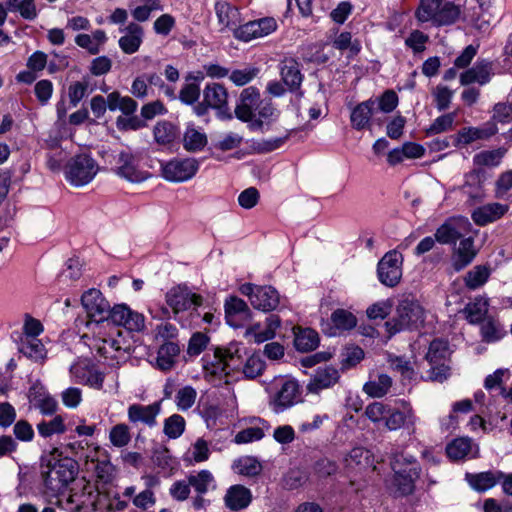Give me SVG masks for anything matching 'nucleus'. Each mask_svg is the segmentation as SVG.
Masks as SVG:
<instances>
[{
	"instance_id": "f257e3e1",
	"label": "nucleus",
	"mask_w": 512,
	"mask_h": 512,
	"mask_svg": "<svg viewBox=\"0 0 512 512\" xmlns=\"http://www.w3.org/2000/svg\"><path fill=\"white\" fill-rule=\"evenodd\" d=\"M81 303L85 309L89 321L87 327L94 330L110 324L124 326L130 331H141L145 327V318L142 314L131 310L127 305L120 304L110 309L109 303L102 293L91 288L81 297Z\"/></svg>"
},
{
	"instance_id": "f03ea898",
	"label": "nucleus",
	"mask_w": 512,
	"mask_h": 512,
	"mask_svg": "<svg viewBox=\"0 0 512 512\" xmlns=\"http://www.w3.org/2000/svg\"><path fill=\"white\" fill-rule=\"evenodd\" d=\"M244 346L239 342H231L226 347H216L212 353H206L202 361L204 377L208 381L220 380L231 371L240 369Z\"/></svg>"
},
{
	"instance_id": "7ed1b4c3",
	"label": "nucleus",
	"mask_w": 512,
	"mask_h": 512,
	"mask_svg": "<svg viewBox=\"0 0 512 512\" xmlns=\"http://www.w3.org/2000/svg\"><path fill=\"white\" fill-rule=\"evenodd\" d=\"M464 0H420L415 11L421 23L434 26H449L461 19Z\"/></svg>"
},
{
	"instance_id": "20e7f679",
	"label": "nucleus",
	"mask_w": 512,
	"mask_h": 512,
	"mask_svg": "<svg viewBox=\"0 0 512 512\" xmlns=\"http://www.w3.org/2000/svg\"><path fill=\"white\" fill-rule=\"evenodd\" d=\"M265 389L269 394V405L276 413H281L300 401V385L293 378L276 376Z\"/></svg>"
},
{
	"instance_id": "39448f33",
	"label": "nucleus",
	"mask_w": 512,
	"mask_h": 512,
	"mask_svg": "<svg viewBox=\"0 0 512 512\" xmlns=\"http://www.w3.org/2000/svg\"><path fill=\"white\" fill-rule=\"evenodd\" d=\"M425 311L415 300L404 299L396 308L395 316L385 323L387 332L391 335L403 331L417 329L424 323Z\"/></svg>"
},
{
	"instance_id": "423d86ee",
	"label": "nucleus",
	"mask_w": 512,
	"mask_h": 512,
	"mask_svg": "<svg viewBox=\"0 0 512 512\" xmlns=\"http://www.w3.org/2000/svg\"><path fill=\"white\" fill-rule=\"evenodd\" d=\"M166 304L171 311L166 308H161L162 317L177 319V315L181 312L188 311L196 308L202 304L201 296L192 293L186 286L172 287L165 295Z\"/></svg>"
},
{
	"instance_id": "0eeeda50",
	"label": "nucleus",
	"mask_w": 512,
	"mask_h": 512,
	"mask_svg": "<svg viewBox=\"0 0 512 512\" xmlns=\"http://www.w3.org/2000/svg\"><path fill=\"white\" fill-rule=\"evenodd\" d=\"M98 171L99 166L92 157L87 154H80L71 158L67 163L65 176L71 185L82 187L89 184Z\"/></svg>"
},
{
	"instance_id": "6e6552de",
	"label": "nucleus",
	"mask_w": 512,
	"mask_h": 512,
	"mask_svg": "<svg viewBox=\"0 0 512 512\" xmlns=\"http://www.w3.org/2000/svg\"><path fill=\"white\" fill-rule=\"evenodd\" d=\"M76 475V465L70 459H62L49 463L42 470L45 486L53 492H59L72 482Z\"/></svg>"
},
{
	"instance_id": "1a4fd4ad",
	"label": "nucleus",
	"mask_w": 512,
	"mask_h": 512,
	"mask_svg": "<svg viewBox=\"0 0 512 512\" xmlns=\"http://www.w3.org/2000/svg\"><path fill=\"white\" fill-rule=\"evenodd\" d=\"M200 163L197 159L173 158L171 160L161 162V176L171 183H182L192 179L198 172Z\"/></svg>"
},
{
	"instance_id": "9d476101",
	"label": "nucleus",
	"mask_w": 512,
	"mask_h": 512,
	"mask_svg": "<svg viewBox=\"0 0 512 512\" xmlns=\"http://www.w3.org/2000/svg\"><path fill=\"white\" fill-rule=\"evenodd\" d=\"M493 18L491 0H464L461 19L468 25L485 32Z\"/></svg>"
},
{
	"instance_id": "9b49d317",
	"label": "nucleus",
	"mask_w": 512,
	"mask_h": 512,
	"mask_svg": "<svg viewBox=\"0 0 512 512\" xmlns=\"http://www.w3.org/2000/svg\"><path fill=\"white\" fill-rule=\"evenodd\" d=\"M114 173L131 183H140L145 181L149 174L140 167L139 157L129 150L120 151L114 160Z\"/></svg>"
},
{
	"instance_id": "f8f14e48",
	"label": "nucleus",
	"mask_w": 512,
	"mask_h": 512,
	"mask_svg": "<svg viewBox=\"0 0 512 512\" xmlns=\"http://www.w3.org/2000/svg\"><path fill=\"white\" fill-rule=\"evenodd\" d=\"M96 329H98V336L94 339L92 347L104 358H117V353L123 350L120 330L112 324L108 327L95 328L93 331L96 332Z\"/></svg>"
},
{
	"instance_id": "ddd939ff",
	"label": "nucleus",
	"mask_w": 512,
	"mask_h": 512,
	"mask_svg": "<svg viewBox=\"0 0 512 512\" xmlns=\"http://www.w3.org/2000/svg\"><path fill=\"white\" fill-rule=\"evenodd\" d=\"M449 356L448 343L444 340L436 339L430 343L426 360L430 365L429 378L433 381L442 382L449 374V367L445 361Z\"/></svg>"
},
{
	"instance_id": "4468645a",
	"label": "nucleus",
	"mask_w": 512,
	"mask_h": 512,
	"mask_svg": "<svg viewBox=\"0 0 512 512\" xmlns=\"http://www.w3.org/2000/svg\"><path fill=\"white\" fill-rule=\"evenodd\" d=\"M240 292L249 298L255 309L261 311L274 310L279 304V294L271 286H256L246 283L240 287Z\"/></svg>"
},
{
	"instance_id": "2eb2a0df",
	"label": "nucleus",
	"mask_w": 512,
	"mask_h": 512,
	"mask_svg": "<svg viewBox=\"0 0 512 512\" xmlns=\"http://www.w3.org/2000/svg\"><path fill=\"white\" fill-rule=\"evenodd\" d=\"M472 233V224L466 217H451L435 231V238L440 244H454L465 235Z\"/></svg>"
},
{
	"instance_id": "dca6fc26",
	"label": "nucleus",
	"mask_w": 512,
	"mask_h": 512,
	"mask_svg": "<svg viewBox=\"0 0 512 512\" xmlns=\"http://www.w3.org/2000/svg\"><path fill=\"white\" fill-rule=\"evenodd\" d=\"M417 422L418 418L412 406L405 401H400L396 407L389 406V413L386 414L384 426L389 431L406 427L410 433H414Z\"/></svg>"
},
{
	"instance_id": "f3484780",
	"label": "nucleus",
	"mask_w": 512,
	"mask_h": 512,
	"mask_svg": "<svg viewBox=\"0 0 512 512\" xmlns=\"http://www.w3.org/2000/svg\"><path fill=\"white\" fill-rule=\"evenodd\" d=\"M402 255L396 251L387 252L379 261L377 275L379 281L387 287H395L402 277Z\"/></svg>"
},
{
	"instance_id": "a211bd4d",
	"label": "nucleus",
	"mask_w": 512,
	"mask_h": 512,
	"mask_svg": "<svg viewBox=\"0 0 512 512\" xmlns=\"http://www.w3.org/2000/svg\"><path fill=\"white\" fill-rule=\"evenodd\" d=\"M392 469L395 473L394 483L400 494L406 495L412 493L414 481L419 477L418 464L414 459H405L402 463L400 459L395 458L392 462Z\"/></svg>"
},
{
	"instance_id": "6ab92c4d",
	"label": "nucleus",
	"mask_w": 512,
	"mask_h": 512,
	"mask_svg": "<svg viewBox=\"0 0 512 512\" xmlns=\"http://www.w3.org/2000/svg\"><path fill=\"white\" fill-rule=\"evenodd\" d=\"M70 375L74 382L101 389L104 375L89 360L79 359L70 367Z\"/></svg>"
},
{
	"instance_id": "aec40b11",
	"label": "nucleus",
	"mask_w": 512,
	"mask_h": 512,
	"mask_svg": "<svg viewBox=\"0 0 512 512\" xmlns=\"http://www.w3.org/2000/svg\"><path fill=\"white\" fill-rule=\"evenodd\" d=\"M203 99L208 107L218 110V114L222 119L232 118L227 109L228 93L221 84H207L203 91Z\"/></svg>"
},
{
	"instance_id": "412c9836",
	"label": "nucleus",
	"mask_w": 512,
	"mask_h": 512,
	"mask_svg": "<svg viewBox=\"0 0 512 512\" xmlns=\"http://www.w3.org/2000/svg\"><path fill=\"white\" fill-rule=\"evenodd\" d=\"M281 320L277 315L267 317L265 326L255 323L246 328L244 337L254 343L260 344L275 337L277 329L280 327Z\"/></svg>"
},
{
	"instance_id": "4be33fe9",
	"label": "nucleus",
	"mask_w": 512,
	"mask_h": 512,
	"mask_svg": "<svg viewBox=\"0 0 512 512\" xmlns=\"http://www.w3.org/2000/svg\"><path fill=\"white\" fill-rule=\"evenodd\" d=\"M356 325L357 319L351 311L336 309L331 314L330 323L323 325V331L328 336H336L355 328Z\"/></svg>"
},
{
	"instance_id": "5701e85b",
	"label": "nucleus",
	"mask_w": 512,
	"mask_h": 512,
	"mask_svg": "<svg viewBox=\"0 0 512 512\" xmlns=\"http://www.w3.org/2000/svg\"><path fill=\"white\" fill-rule=\"evenodd\" d=\"M477 254L474 247V238L472 233L465 235L459 240V244L454 246L452 253V265L456 271H460L468 266Z\"/></svg>"
},
{
	"instance_id": "b1692460",
	"label": "nucleus",
	"mask_w": 512,
	"mask_h": 512,
	"mask_svg": "<svg viewBox=\"0 0 512 512\" xmlns=\"http://www.w3.org/2000/svg\"><path fill=\"white\" fill-rule=\"evenodd\" d=\"M161 412V402L149 405L132 404L128 407L127 416L131 423H143L149 427L156 425V418Z\"/></svg>"
},
{
	"instance_id": "393cba45",
	"label": "nucleus",
	"mask_w": 512,
	"mask_h": 512,
	"mask_svg": "<svg viewBox=\"0 0 512 512\" xmlns=\"http://www.w3.org/2000/svg\"><path fill=\"white\" fill-rule=\"evenodd\" d=\"M123 35L118 40V45L123 53L134 54L138 52L143 43L144 29L135 22L129 23L125 28L120 29Z\"/></svg>"
},
{
	"instance_id": "a878e982",
	"label": "nucleus",
	"mask_w": 512,
	"mask_h": 512,
	"mask_svg": "<svg viewBox=\"0 0 512 512\" xmlns=\"http://www.w3.org/2000/svg\"><path fill=\"white\" fill-rule=\"evenodd\" d=\"M340 378L339 371L331 366L320 367L307 384L310 393H319L321 390L335 385Z\"/></svg>"
},
{
	"instance_id": "bb28decb",
	"label": "nucleus",
	"mask_w": 512,
	"mask_h": 512,
	"mask_svg": "<svg viewBox=\"0 0 512 512\" xmlns=\"http://www.w3.org/2000/svg\"><path fill=\"white\" fill-rule=\"evenodd\" d=\"M107 41L108 36L102 29L93 30L90 34L78 33L74 38L75 44L91 55L99 54Z\"/></svg>"
},
{
	"instance_id": "cd10ccee",
	"label": "nucleus",
	"mask_w": 512,
	"mask_h": 512,
	"mask_svg": "<svg viewBox=\"0 0 512 512\" xmlns=\"http://www.w3.org/2000/svg\"><path fill=\"white\" fill-rule=\"evenodd\" d=\"M497 132V126L494 123H486L481 127H464L456 135V144L469 145L477 140H486Z\"/></svg>"
},
{
	"instance_id": "c85d7f7f",
	"label": "nucleus",
	"mask_w": 512,
	"mask_h": 512,
	"mask_svg": "<svg viewBox=\"0 0 512 512\" xmlns=\"http://www.w3.org/2000/svg\"><path fill=\"white\" fill-rule=\"evenodd\" d=\"M508 209L507 205L501 203H488L476 208L471 217L477 225L485 226L503 217Z\"/></svg>"
},
{
	"instance_id": "c756f323",
	"label": "nucleus",
	"mask_w": 512,
	"mask_h": 512,
	"mask_svg": "<svg viewBox=\"0 0 512 512\" xmlns=\"http://www.w3.org/2000/svg\"><path fill=\"white\" fill-rule=\"evenodd\" d=\"M214 10L221 31L225 29L234 30L241 20L238 8L227 1H217L214 5Z\"/></svg>"
},
{
	"instance_id": "7c9ffc66",
	"label": "nucleus",
	"mask_w": 512,
	"mask_h": 512,
	"mask_svg": "<svg viewBox=\"0 0 512 512\" xmlns=\"http://www.w3.org/2000/svg\"><path fill=\"white\" fill-rule=\"evenodd\" d=\"M486 174L482 169L474 168L464 175V184L461 189L464 194L473 200H480L483 196V184Z\"/></svg>"
},
{
	"instance_id": "2f4dec72",
	"label": "nucleus",
	"mask_w": 512,
	"mask_h": 512,
	"mask_svg": "<svg viewBox=\"0 0 512 512\" xmlns=\"http://www.w3.org/2000/svg\"><path fill=\"white\" fill-rule=\"evenodd\" d=\"M226 321L232 327H238L242 321L250 317V309L246 302L237 297H231L225 302Z\"/></svg>"
},
{
	"instance_id": "473e14b6",
	"label": "nucleus",
	"mask_w": 512,
	"mask_h": 512,
	"mask_svg": "<svg viewBox=\"0 0 512 512\" xmlns=\"http://www.w3.org/2000/svg\"><path fill=\"white\" fill-rule=\"evenodd\" d=\"M492 75V65L488 61L477 62L472 68L466 70L460 75L461 85L478 83L484 85L488 83Z\"/></svg>"
},
{
	"instance_id": "72a5a7b5",
	"label": "nucleus",
	"mask_w": 512,
	"mask_h": 512,
	"mask_svg": "<svg viewBox=\"0 0 512 512\" xmlns=\"http://www.w3.org/2000/svg\"><path fill=\"white\" fill-rule=\"evenodd\" d=\"M375 101L368 99L356 105L350 113L351 126L358 131L370 127Z\"/></svg>"
},
{
	"instance_id": "f704fd0d",
	"label": "nucleus",
	"mask_w": 512,
	"mask_h": 512,
	"mask_svg": "<svg viewBox=\"0 0 512 512\" xmlns=\"http://www.w3.org/2000/svg\"><path fill=\"white\" fill-rule=\"evenodd\" d=\"M252 500L251 491L243 485L231 486L224 497L225 505L231 510L246 508Z\"/></svg>"
},
{
	"instance_id": "c9c22d12",
	"label": "nucleus",
	"mask_w": 512,
	"mask_h": 512,
	"mask_svg": "<svg viewBox=\"0 0 512 512\" xmlns=\"http://www.w3.org/2000/svg\"><path fill=\"white\" fill-rule=\"evenodd\" d=\"M504 474L501 471H486L478 474H467L466 478L470 486L479 492L494 487L502 480Z\"/></svg>"
},
{
	"instance_id": "e433bc0d",
	"label": "nucleus",
	"mask_w": 512,
	"mask_h": 512,
	"mask_svg": "<svg viewBox=\"0 0 512 512\" xmlns=\"http://www.w3.org/2000/svg\"><path fill=\"white\" fill-rule=\"evenodd\" d=\"M19 351L35 362H43L47 357V350L38 338H20Z\"/></svg>"
},
{
	"instance_id": "4c0bfd02",
	"label": "nucleus",
	"mask_w": 512,
	"mask_h": 512,
	"mask_svg": "<svg viewBox=\"0 0 512 512\" xmlns=\"http://www.w3.org/2000/svg\"><path fill=\"white\" fill-rule=\"evenodd\" d=\"M180 349L177 344L173 342H166L160 346L155 365L162 371H169L173 368L176 363V359L179 355Z\"/></svg>"
},
{
	"instance_id": "58836bf2",
	"label": "nucleus",
	"mask_w": 512,
	"mask_h": 512,
	"mask_svg": "<svg viewBox=\"0 0 512 512\" xmlns=\"http://www.w3.org/2000/svg\"><path fill=\"white\" fill-rule=\"evenodd\" d=\"M280 71L282 80L289 89L299 88L303 77L300 72L299 63L296 60L289 58L282 61Z\"/></svg>"
},
{
	"instance_id": "ea45409f",
	"label": "nucleus",
	"mask_w": 512,
	"mask_h": 512,
	"mask_svg": "<svg viewBox=\"0 0 512 512\" xmlns=\"http://www.w3.org/2000/svg\"><path fill=\"white\" fill-rule=\"evenodd\" d=\"M279 117V111L269 102L263 103L258 110V117L249 125L251 130L264 132L266 126L275 122Z\"/></svg>"
},
{
	"instance_id": "a19ab883",
	"label": "nucleus",
	"mask_w": 512,
	"mask_h": 512,
	"mask_svg": "<svg viewBox=\"0 0 512 512\" xmlns=\"http://www.w3.org/2000/svg\"><path fill=\"white\" fill-rule=\"evenodd\" d=\"M294 334V346L298 351L309 352L318 347L319 336L313 329H298L294 331Z\"/></svg>"
},
{
	"instance_id": "79ce46f5",
	"label": "nucleus",
	"mask_w": 512,
	"mask_h": 512,
	"mask_svg": "<svg viewBox=\"0 0 512 512\" xmlns=\"http://www.w3.org/2000/svg\"><path fill=\"white\" fill-rule=\"evenodd\" d=\"M268 428L269 425L264 420L258 419L256 425L239 431L234 437V442L236 444H247L259 441L265 436V431Z\"/></svg>"
},
{
	"instance_id": "37998d69",
	"label": "nucleus",
	"mask_w": 512,
	"mask_h": 512,
	"mask_svg": "<svg viewBox=\"0 0 512 512\" xmlns=\"http://www.w3.org/2000/svg\"><path fill=\"white\" fill-rule=\"evenodd\" d=\"M505 153L506 150L504 148L480 151L473 156V164L475 168L479 169L482 167H497L501 163Z\"/></svg>"
},
{
	"instance_id": "c03bdc74",
	"label": "nucleus",
	"mask_w": 512,
	"mask_h": 512,
	"mask_svg": "<svg viewBox=\"0 0 512 512\" xmlns=\"http://www.w3.org/2000/svg\"><path fill=\"white\" fill-rule=\"evenodd\" d=\"M488 300L485 297L478 296L472 302L468 303L465 307V314L467 320L472 323H478L484 320L488 312Z\"/></svg>"
},
{
	"instance_id": "a18cd8bd",
	"label": "nucleus",
	"mask_w": 512,
	"mask_h": 512,
	"mask_svg": "<svg viewBox=\"0 0 512 512\" xmlns=\"http://www.w3.org/2000/svg\"><path fill=\"white\" fill-rule=\"evenodd\" d=\"M345 463L349 468L359 467L362 469L372 466L373 460L369 450L363 447H355L345 458Z\"/></svg>"
},
{
	"instance_id": "49530a36",
	"label": "nucleus",
	"mask_w": 512,
	"mask_h": 512,
	"mask_svg": "<svg viewBox=\"0 0 512 512\" xmlns=\"http://www.w3.org/2000/svg\"><path fill=\"white\" fill-rule=\"evenodd\" d=\"M207 144V136L205 133L188 127L183 138V146L189 152H197L202 150Z\"/></svg>"
},
{
	"instance_id": "de8ad7c7",
	"label": "nucleus",
	"mask_w": 512,
	"mask_h": 512,
	"mask_svg": "<svg viewBox=\"0 0 512 512\" xmlns=\"http://www.w3.org/2000/svg\"><path fill=\"white\" fill-rule=\"evenodd\" d=\"M232 469L240 475L255 476L261 472L262 467L256 458L243 456L233 462Z\"/></svg>"
},
{
	"instance_id": "09e8293b",
	"label": "nucleus",
	"mask_w": 512,
	"mask_h": 512,
	"mask_svg": "<svg viewBox=\"0 0 512 512\" xmlns=\"http://www.w3.org/2000/svg\"><path fill=\"white\" fill-rule=\"evenodd\" d=\"M391 385V378L388 375L381 374L376 380L366 383L363 389L369 396L380 398L387 394Z\"/></svg>"
},
{
	"instance_id": "8fccbe9b",
	"label": "nucleus",
	"mask_w": 512,
	"mask_h": 512,
	"mask_svg": "<svg viewBox=\"0 0 512 512\" xmlns=\"http://www.w3.org/2000/svg\"><path fill=\"white\" fill-rule=\"evenodd\" d=\"M471 449V440L467 437H461L452 441L446 447V452L450 459L460 460L468 456L471 453Z\"/></svg>"
},
{
	"instance_id": "3c124183",
	"label": "nucleus",
	"mask_w": 512,
	"mask_h": 512,
	"mask_svg": "<svg viewBox=\"0 0 512 512\" xmlns=\"http://www.w3.org/2000/svg\"><path fill=\"white\" fill-rule=\"evenodd\" d=\"M481 334L486 342H496L505 336L506 331L499 322L489 318L482 323Z\"/></svg>"
},
{
	"instance_id": "603ef678",
	"label": "nucleus",
	"mask_w": 512,
	"mask_h": 512,
	"mask_svg": "<svg viewBox=\"0 0 512 512\" xmlns=\"http://www.w3.org/2000/svg\"><path fill=\"white\" fill-rule=\"evenodd\" d=\"M109 441L117 448L125 447L131 441V434L128 425L119 423L113 426L109 431Z\"/></svg>"
},
{
	"instance_id": "864d4df0",
	"label": "nucleus",
	"mask_w": 512,
	"mask_h": 512,
	"mask_svg": "<svg viewBox=\"0 0 512 512\" xmlns=\"http://www.w3.org/2000/svg\"><path fill=\"white\" fill-rule=\"evenodd\" d=\"M7 7L10 11H18L27 20L37 17V9L34 0H8Z\"/></svg>"
},
{
	"instance_id": "5fc2aeb1",
	"label": "nucleus",
	"mask_w": 512,
	"mask_h": 512,
	"mask_svg": "<svg viewBox=\"0 0 512 512\" xmlns=\"http://www.w3.org/2000/svg\"><path fill=\"white\" fill-rule=\"evenodd\" d=\"M154 137L159 144H169L177 137V129L169 122H159L154 127Z\"/></svg>"
},
{
	"instance_id": "6e6d98bb",
	"label": "nucleus",
	"mask_w": 512,
	"mask_h": 512,
	"mask_svg": "<svg viewBox=\"0 0 512 512\" xmlns=\"http://www.w3.org/2000/svg\"><path fill=\"white\" fill-rule=\"evenodd\" d=\"M188 478L191 486L194 487L199 494L206 493L214 486V477L208 470H201L196 475H190Z\"/></svg>"
},
{
	"instance_id": "4d7b16f0",
	"label": "nucleus",
	"mask_w": 512,
	"mask_h": 512,
	"mask_svg": "<svg viewBox=\"0 0 512 512\" xmlns=\"http://www.w3.org/2000/svg\"><path fill=\"white\" fill-rule=\"evenodd\" d=\"M196 398V390L192 386H184L177 391L175 403L179 410L187 411L194 405Z\"/></svg>"
},
{
	"instance_id": "13d9d810",
	"label": "nucleus",
	"mask_w": 512,
	"mask_h": 512,
	"mask_svg": "<svg viewBox=\"0 0 512 512\" xmlns=\"http://www.w3.org/2000/svg\"><path fill=\"white\" fill-rule=\"evenodd\" d=\"M185 430V420L181 415L173 414L164 421L163 431L171 439L179 438Z\"/></svg>"
},
{
	"instance_id": "bf43d9fd",
	"label": "nucleus",
	"mask_w": 512,
	"mask_h": 512,
	"mask_svg": "<svg viewBox=\"0 0 512 512\" xmlns=\"http://www.w3.org/2000/svg\"><path fill=\"white\" fill-rule=\"evenodd\" d=\"M264 369L265 361L262 359L261 355L252 354L246 359L242 367V372L245 375V377L254 379L257 376L261 375Z\"/></svg>"
},
{
	"instance_id": "052dcab7",
	"label": "nucleus",
	"mask_w": 512,
	"mask_h": 512,
	"mask_svg": "<svg viewBox=\"0 0 512 512\" xmlns=\"http://www.w3.org/2000/svg\"><path fill=\"white\" fill-rule=\"evenodd\" d=\"M37 430H38V433L42 437H45V438L50 437L53 434L63 433V432H65L64 420H63L62 416L57 415L48 422H46V421L40 422L37 425Z\"/></svg>"
},
{
	"instance_id": "680f3d73",
	"label": "nucleus",
	"mask_w": 512,
	"mask_h": 512,
	"mask_svg": "<svg viewBox=\"0 0 512 512\" xmlns=\"http://www.w3.org/2000/svg\"><path fill=\"white\" fill-rule=\"evenodd\" d=\"M210 455V450L207 441L202 438H199L192 444L187 459L189 461H194L196 463L204 462L208 460Z\"/></svg>"
},
{
	"instance_id": "e2e57ef3",
	"label": "nucleus",
	"mask_w": 512,
	"mask_h": 512,
	"mask_svg": "<svg viewBox=\"0 0 512 512\" xmlns=\"http://www.w3.org/2000/svg\"><path fill=\"white\" fill-rule=\"evenodd\" d=\"M453 95L454 92L444 85H437L432 90V96L434 98L436 107L440 111L445 110L449 107Z\"/></svg>"
},
{
	"instance_id": "0e129e2a",
	"label": "nucleus",
	"mask_w": 512,
	"mask_h": 512,
	"mask_svg": "<svg viewBox=\"0 0 512 512\" xmlns=\"http://www.w3.org/2000/svg\"><path fill=\"white\" fill-rule=\"evenodd\" d=\"M489 277V271L485 267L477 266L469 271L465 277V283L470 289L482 286Z\"/></svg>"
},
{
	"instance_id": "69168bd1",
	"label": "nucleus",
	"mask_w": 512,
	"mask_h": 512,
	"mask_svg": "<svg viewBox=\"0 0 512 512\" xmlns=\"http://www.w3.org/2000/svg\"><path fill=\"white\" fill-rule=\"evenodd\" d=\"M387 413H389V405L382 402H373L365 408V415L373 423L385 422Z\"/></svg>"
},
{
	"instance_id": "338daca9",
	"label": "nucleus",
	"mask_w": 512,
	"mask_h": 512,
	"mask_svg": "<svg viewBox=\"0 0 512 512\" xmlns=\"http://www.w3.org/2000/svg\"><path fill=\"white\" fill-rule=\"evenodd\" d=\"M455 121V113H448L437 117L428 129L430 134H440L451 130Z\"/></svg>"
},
{
	"instance_id": "774afa93",
	"label": "nucleus",
	"mask_w": 512,
	"mask_h": 512,
	"mask_svg": "<svg viewBox=\"0 0 512 512\" xmlns=\"http://www.w3.org/2000/svg\"><path fill=\"white\" fill-rule=\"evenodd\" d=\"M209 337L205 333H194L188 343L187 353L190 356H198L209 344Z\"/></svg>"
}]
</instances>
